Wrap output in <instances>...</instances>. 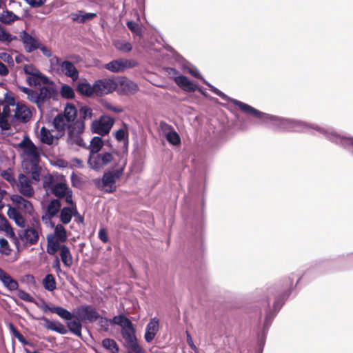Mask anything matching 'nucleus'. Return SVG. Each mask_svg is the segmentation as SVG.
I'll use <instances>...</instances> for the list:
<instances>
[{
    "mask_svg": "<svg viewBox=\"0 0 353 353\" xmlns=\"http://www.w3.org/2000/svg\"><path fill=\"white\" fill-rule=\"evenodd\" d=\"M301 276L291 273L284 276L266 290L264 299L259 303L257 317L260 321L257 335V352L262 353L268 330L273 320L296 287Z\"/></svg>",
    "mask_w": 353,
    "mask_h": 353,
    "instance_id": "nucleus-1",
    "label": "nucleus"
},
{
    "mask_svg": "<svg viewBox=\"0 0 353 353\" xmlns=\"http://www.w3.org/2000/svg\"><path fill=\"white\" fill-rule=\"evenodd\" d=\"M232 103L245 114L258 119L259 124L265 125L275 132L301 133L306 132L309 129L314 130V126H319L299 119L268 114L237 99H232Z\"/></svg>",
    "mask_w": 353,
    "mask_h": 353,
    "instance_id": "nucleus-2",
    "label": "nucleus"
},
{
    "mask_svg": "<svg viewBox=\"0 0 353 353\" xmlns=\"http://www.w3.org/2000/svg\"><path fill=\"white\" fill-rule=\"evenodd\" d=\"M43 188L47 194H52L60 201L64 199L67 204H72L73 192L65 181H59L52 175L48 174L44 176Z\"/></svg>",
    "mask_w": 353,
    "mask_h": 353,
    "instance_id": "nucleus-3",
    "label": "nucleus"
},
{
    "mask_svg": "<svg viewBox=\"0 0 353 353\" xmlns=\"http://www.w3.org/2000/svg\"><path fill=\"white\" fill-rule=\"evenodd\" d=\"M204 205L205 201L203 199L202 204L190 210V216L185 219L187 225H189L194 231L200 249L203 243V230L204 221Z\"/></svg>",
    "mask_w": 353,
    "mask_h": 353,
    "instance_id": "nucleus-4",
    "label": "nucleus"
},
{
    "mask_svg": "<svg viewBox=\"0 0 353 353\" xmlns=\"http://www.w3.org/2000/svg\"><path fill=\"white\" fill-rule=\"evenodd\" d=\"M314 130L323 134L325 138L343 148L348 152L353 149V137L342 135L334 128L327 126H314Z\"/></svg>",
    "mask_w": 353,
    "mask_h": 353,
    "instance_id": "nucleus-5",
    "label": "nucleus"
},
{
    "mask_svg": "<svg viewBox=\"0 0 353 353\" xmlns=\"http://www.w3.org/2000/svg\"><path fill=\"white\" fill-rule=\"evenodd\" d=\"M85 129V124L73 122L67 125V143L69 145H77L82 148H86L81 134Z\"/></svg>",
    "mask_w": 353,
    "mask_h": 353,
    "instance_id": "nucleus-6",
    "label": "nucleus"
},
{
    "mask_svg": "<svg viewBox=\"0 0 353 353\" xmlns=\"http://www.w3.org/2000/svg\"><path fill=\"white\" fill-rule=\"evenodd\" d=\"M40 225L39 221L34 218L31 227L18 231L19 241L21 240L25 245H36L39 239V233L37 227L40 228Z\"/></svg>",
    "mask_w": 353,
    "mask_h": 353,
    "instance_id": "nucleus-7",
    "label": "nucleus"
},
{
    "mask_svg": "<svg viewBox=\"0 0 353 353\" xmlns=\"http://www.w3.org/2000/svg\"><path fill=\"white\" fill-rule=\"evenodd\" d=\"M114 123V119L105 114L101 115L99 119H95L91 124L92 133L101 137L108 134Z\"/></svg>",
    "mask_w": 353,
    "mask_h": 353,
    "instance_id": "nucleus-8",
    "label": "nucleus"
},
{
    "mask_svg": "<svg viewBox=\"0 0 353 353\" xmlns=\"http://www.w3.org/2000/svg\"><path fill=\"white\" fill-rule=\"evenodd\" d=\"M77 320L83 322L94 323L100 317L97 310L91 305L84 304L74 310Z\"/></svg>",
    "mask_w": 353,
    "mask_h": 353,
    "instance_id": "nucleus-9",
    "label": "nucleus"
},
{
    "mask_svg": "<svg viewBox=\"0 0 353 353\" xmlns=\"http://www.w3.org/2000/svg\"><path fill=\"white\" fill-rule=\"evenodd\" d=\"M93 182L99 190L105 193H113L116 191V181L112 176L111 171L104 172L101 179H95Z\"/></svg>",
    "mask_w": 353,
    "mask_h": 353,
    "instance_id": "nucleus-10",
    "label": "nucleus"
},
{
    "mask_svg": "<svg viewBox=\"0 0 353 353\" xmlns=\"http://www.w3.org/2000/svg\"><path fill=\"white\" fill-rule=\"evenodd\" d=\"M174 82L180 88L186 92H192L198 90L203 97H208V94L203 91L201 88H199L196 84H194L186 76L179 75L175 77Z\"/></svg>",
    "mask_w": 353,
    "mask_h": 353,
    "instance_id": "nucleus-11",
    "label": "nucleus"
},
{
    "mask_svg": "<svg viewBox=\"0 0 353 353\" xmlns=\"http://www.w3.org/2000/svg\"><path fill=\"white\" fill-rule=\"evenodd\" d=\"M117 83L110 79H99L94 82L97 96L111 93L117 88Z\"/></svg>",
    "mask_w": 353,
    "mask_h": 353,
    "instance_id": "nucleus-12",
    "label": "nucleus"
},
{
    "mask_svg": "<svg viewBox=\"0 0 353 353\" xmlns=\"http://www.w3.org/2000/svg\"><path fill=\"white\" fill-rule=\"evenodd\" d=\"M117 85L118 93L121 95L134 94L139 90L137 83L126 77L119 79Z\"/></svg>",
    "mask_w": 353,
    "mask_h": 353,
    "instance_id": "nucleus-13",
    "label": "nucleus"
},
{
    "mask_svg": "<svg viewBox=\"0 0 353 353\" xmlns=\"http://www.w3.org/2000/svg\"><path fill=\"white\" fill-rule=\"evenodd\" d=\"M160 329L159 319L154 316L151 318L145 326L144 339L146 343H150L155 338Z\"/></svg>",
    "mask_w": 353,
    "mask_h": 353,
    "instance_id": "nucleus-14",
    "label": "nucleus"
},
{
    "mask_svg": "<svg viewBox=\"0 0 353 353\" xmlns=\"http://www.w3.org/2000/svg\"><path fill=\"white\" fill-rule=\"evenodd\" d=\"M19 146L23 148L24 153L30 157V161H40L37 147L28 137H25L23 140L19 144Z\"/></svg>",
    "mask_w": 353,
    "mask_h": 353,
    "instance_id": "nucleus-15",
    "label": "nucleus"
},
{
    "mask_svg": "<svg viewBox=\"0 0 353 353\" xmlns=\"http://www.w3.org/2000/svg\"><path fill=\"white\" fill-rule=\"evenodd\" d=\"M188 72L193 77L201 79L203 83H205L206 85H208L210 88V90L214 94H215L216 95L219 96L221 99H223V100H224V101H225L227 102H231L232 103V99H233L232 98L228 97L224 92H223L222 91H221L220 90H219L218 88H216V87L212 85V84H210L208 81H207L202 77V75L200 74L199 71L196 68H189L188 69Z\"/></svg>",
    "mask_w": 353,
    "mask_h": 353,
    "instance_id": "nucleus-16",
    "label": "nucleus"
},
{
    "mask_svg": "<svg viewBox=\"0 0 353 353\" xmlns=\"http://www.w3.org/2000/svg\"><path fill=\"white\" fill-rule=\"evenodd\" d=\"M61 205V201L59 199H52L46 208L45 214L41 216L42 221L49 220L51 221L50 219L57 216L58 213L60 212Z\"/></svg>",
    "mask_w": 353,
    "mask_h": 353,
    "instance_id": "nucleus-17",
    "label": "nucleus"
},
{
    "mask_svg": "<svg viewBox=\"0 0 353 353\" xmlns=\"http://www.w3.org/2000/svg\"><path fill=\"white\" fill-rule=\"evenodd\" d=\"M76 91L81 96L85 97H92L97 96V91L94 83L90 85L86 81H78L75 87Z\"/></svg>",
    "mask_w": 353,
    "mask_h": 353,
    "instance_id": "nucleus-18",
    "label": "nucleus"
},
{
    "mask_svg": "<svg viewBox=\"0 0 353 353\" xmlns=\"http://www.w3.org/2000/svg\"><path fill=\"white\" fill-rule=\"evenodd\" d=\"M26 81L30 86H34L36 88L41 87V85H50L54 84L53 81H50L46 75L42 74L40 70L37 72L35 76L28 77Z\"/></svg>",
    "mask_w": 353,
    "mask_h": 353,
    "instance_id": "nucleus-19",
    "label": "nucleus"
},
{
    "mask_svg": "<svg viewBox=\"0 0 353 353\" xmlns=\"http://www.w3.org/2000/svg\"><path fill=\"white\" fill-rule=\"evenodd\" d=\"M32 117V112L28 107L20 103H17L14 117L17 121L22 123H27Z\"/></svg>",
    "mask_w": 353,
    "mask_h": 353,
    "instance_id": "nucleus-20",
    "label": "nucleus"
},
{
    "mask_svg": "<svg viewBox=\"0 0 353 353\" xmlns=\"http://www.w3.org/2000/svg\"><path fill=\"white\" fill-rule=\"evenodd\" d=\"M39 319L44 321V327L48 330L56 332L60 334L68 333V329L59 321H50L45 316H42Z\"/></svg>",
    "mask_w": 353,
    "mask_h": 353,
    "instance_id": "nucleus-21",
    "label": "nucleus"
},
{
    "mask_svg": "<svg viewBox=\"0 0 353 353\" xmlns=\"http://www.w3.org/2000/svg\"><path fill=\"white\" fill-rule=\"evenodd\" d=\"M50 226L54 228V232L52 234H49L47 236H51L54 239L61 241V243H64L68 239L67 231L64 226L59 223L57 225H54V223L52 221H50Z\"/></svg>",
    "mask_w": 353,
    "mask_h": 353,
    "instance_id": "nucleus-22",
    "label": "nucleus"
},
{
    "mask_svg": "<svg viewBox=\"0 0 353 353\" xmlns=\"http://www.w3.org/2000/svg\"><path fill=\"white\" fill-rule=\"evenodd\" d=\"M39 90V92H38V96L39 98V101L41 106L50 99H51L53 95L57 93L56 89L52 86H48L47 85H43L41 87L38 88Z\"/></svg>",
    "mask_w": 353,
    "mask_h": 353,
    "instance_id": "nucleus-23",
    "label": "nucleus"
},
{
    "mask_svg": "<svg viewBox=\"0 0 353 353\" xmlns=\"http://www.w3.org/2000/svg\"><path fill=\"white\" fill-rule=\"evenodd\" d=\"M96 13H87L83 10H78L69 15L70 19L77 23H84L87 21L92 20L97 17Z\"/></svg>",
    "mask_w": 353,
    "mask_h": 353,
    "instance_id": "nucleus-24",
    "label": "nucleus"
},
{
    "mask_svg": "<svg viewBox=\"0 0 353 353\" xmlns=\"http://www.w3.org/2000/svg\"><path fill=\"white\" fill-rule=\"evenodd\" d=\"M7 214L10 219L14 221L18 227L25 228L26 220L18 208L9 205Z\"/></svg>",
    "mask_w": 353,
    "mask_h": 353,
    "instance_id": "nucleus-25",
    "label": "nucleus"
},
{
    "mask_svg": "<svg viewBox=\"0 0 353 353\" xmlns=\"http://www.w3.org/2000/svg\"><path fill=\"white\" fill-rule=\"evenodd\" d=\"M61 70L67 77H70L73 81H76L79 77V71L74 65L69 61H63L61 63Z\"/></svg>",
    "mask_w": 353,
    "mask_h": 353,
    "instance_id": "nucleus-26",
    "label": "nucleus"
},
{
    "mask_svg": "<svg viewBox=\"0 0 353 353\" xmlns=\"http://www.w3.org/2000/svg\"><path fill=\"white\" fill-rule=\"evenodd\" d=\"M0 281L10 291H14L18 289V282L1 268H0Z\"/></svg>",
    "mask_w": 353,
    "mask_h": 353,
    "instance_id": "nucleus-27",
    "label": "nucleus"
},
{
    "mask_svg": "<svg viewBox=\"0 0 353 353\" xmlns=\"http://www.w3.org/2000/svg\"><path fill=\"white\" fill-rule=\"evenodd\" d=\"M126 164V156L123 154L120 155L118 162L114 163L113 166L114 171L112 172V176H113V179H114L115 181L117 179H119L122 176Z\"/></svg>",
    "mask_w": 353,
    "mask_h": 353,
    "instance_id": "nucleus-28",
    "label": "nucleus"
},
{
    "mask_svg": "<svg viewBox=\"0 0 353 353\" xmlns=\"http://www.w3.org/2000/svg\"><path fill=\"white\" fill-rule=\"evenodd\" d=\"M61 114L65 117L68 124H70L76 121L78 110L74 104L68 103L64 108L63 113Z\"/></svg>",
    "mask_w": 353,
    "mask_h": 353,
    "instance_id": "nucleus-29",
    "label": "nucleus"
},
{
    "mask_svg": "<svg viewBox=\"0 0 353 353\" xmlns=\"http://www.w3.org/2000/svg\"><path fill=\"white\" fill-rule=\"evenodd\" d=\"M20 180V192L26 196H32L34 194V189L28 182V179L23 174H20L19 176Z\"/></svg>",
    "mask_w": 353,
    "mask_h": 353,
    "instance_id": "nucleus-30",
    "label": "nucleus"
},
{
    "mask_svg": "<svg viewBox=\"0 0 353 353\" xmlns=\"http://www.w3.org/2000/svg\"><path fill=\"white\" fill-rule=\"evenodd\" d=\"M83 323L80 320H77V316H75V319H70L69 321H66L65 323L68 327V331L69 330L71 333L74 334L78 337H81V330H82V324Z\"/></svg>",
    "mask_w": 353,
    "mask_h": 353,
    "instance_id": "nucleus-31",
    "label": "nucleus"
},
{
    "mask_svg": "<svg viewBox=\"0 0 353 353\" xmlns=\"http://www.w3.org/2000/svg\"><path fill=\"white\" fill-rule=\"evenodd\" d=\"M72 204H68V206H64L61 208L59 214V220L62 225L68 224L72 219Z\"/></svg>",
    "mask_w": 353,
    "mask_h": 353,
    "instance_id": "nucleus-32",
    "label": "nucleus"
},
{
    "mask_svg": "<svg viewBox=\"0 0 353 353\" xmlns=\"http://www.w3.org/2000/svg\"><path fill=\"white\" fill-rule=\"evenodd\" d=\"M110 321L112 324L120 326L122 330L131 328L134 325L132 321L123 314L114 316Z\"/></svg>",
    "mask_w": 353,
    "mask_h": 353,
    "instance_id": "nucleus-33",
    "label": "nucleus"
},
{
    "mask_svg": "<svg viewBox=\"0 0 353 353\" xmlns=\"http://www.w3.org/2000/svg\"><path fill=\"white\" fill-rule=\"evenodd\" d=\"M78 112L79 113V117L78 119L77 118L76 121H74L77 123H81L82 124H85V121L88 119H91L93 115L92 108L87 105L81 106Z\"/></svg>",
    "mask_w": 353,
    "mask_h": 353,
    "instance_id": "nucleus-34",
    "label": "nucleus"
},
{
    "mask_svg": "<svg viewBox=\"0 0 353 353\" xmlns=\"http://www.w3.org/2000/svg\"><path fill=\"white\" fill-rule=\"evenodd\" d=\"M60 257L65 266L69 268L72 265V256L69 248L65 244L62 245V249L60 250Z\"/></svg>",
    "mask_w": 353,
    "mask_h": 353,
    "instance_id": "nucleus-35",
    "label": "nucleus"
},
{
    "mask_svg": "<svg viewBox=\"0 0 353 353\" xmlns=\"http://www.w3.org/2000/svg\"><path fill=\"white\" fill-rule=\"evenodd\" d=\"M54 128L59 132H64L67 129L68 123L65 117L61 113L58 114L53 119Z\"/></svg>",
    "mask_w": 353,
    "mask_h": 353,
    "instance_id": "nucleus-36",
    "label": "nucleus"
},
{
    "mask_svg": "<svg viewBox=\"0 0 353 353\" xmlns=\"http://www.w3.org/2000/svg\"><path fill=\"white\" fill-rule=\"evenodd\" d=\"M100 157L101 153L99 152H90L88 163L92 169L99 170L101 168Z\"/></svg>",
    "mask_w": 353,
    "mask_h": 353,
    "instance_id": "nucleus-37",
    "label": "nucleus"
},
{
    "mask_svg": "<svg viewBox=\"0 0 353 353\" xmlns=\"http://www.w3.org/2000/svg\"><path fill=\"white\" fill-rule=\"evenodd\" d=\"M135 333L136 330L134 325L131 328L121 330V334L125 341V345H128L137 341Z\"/></svg>",
    "mask_w": 353,
    "mask_h": 353,
    "instance_id": "nucleus-38",
    "label": "nucleus"
},
{
    "mask_svg": "<svg viewBox=\"0 0 353 353\" xmlns=\"http://www.w3.org/2000/svg\"><path fill=\"white\" fill-rule=\"evenodd\" d=\"M102 346L109 350L111 353H118L119 351V347L117 342L110 338H105L102 341Z\"/></svg>",
    "mask_w": 353,
    "mask_h": 353,
    "instance_id": "nucleus-39",
    "label": "nucleus"
},
{
    "mask_svg": "<svg viewBox=\"0 0 353 353\" xmlns=\"http://www.w3.org/2000/svg\"><path fill=\"white\" fill-rule=\"evenodd\" d=\"M19 17L12 11L6 10L0 14V21L5 24H10L14 21L19 20Z\"/></svg>",
    "mask_w": 353,
    "mask_h": 353,
    "instance_id": "nucleus-40",
    "label": "nucleus"
},
{
    "mask_svg": "<svg viewBox=\"0 0 353 353\" xmlns=\"http://www.w3.org/2000/svg\"><path fill=\"white\" fill-rule=\"evenodd\" d=\"M53 312L65 321L74 318V315L72 313L61 306H54Z\"/></svg>",
    "mask_w": 353,
    "mask_h": 353,
    "instance_id": "nucleus-41",
    "label": "nucleus"
},
{
    "mask_svg": "<svg viewBox=\"0 0 353 353\" xmlns=\"http://www.w3.org/2000/svg\"><path fill=\"white\" fill-rule=\"evenodd\" d=\"M40 161H30V174L32 181L38 182L40 180V170L41 168L39 165Z\"/></svg>",
    "mask_w": 353,
    "mask_h": 353,
    "instance_id": "nucleus-42",
    "label": "nucleus"
},
{
    "mask_svg": "<svg viewBox=\"0 0 353 353\" xmlns=\"http://www.w3.org/2000/svg\"><path fill=\"white\" fill-rule=\"evenodd\" d=\"M1 231L5 232L6 235H8L10 238H11L13 240L14 243L17 250L19 251L20 243L19 241L18 236H16V234L13 230V228L9 222H8V224H6L3 226Z\"/></svg>",
    "mask_w": 353,
    "mask_h": 353,
    "instance_id": "nucleus-43",
    "label": "nucleus"
},
{
    "mask_svg": "<svg viewBox=\"0 0 353 353\" xmlns=\"http://www.w3.org/2000/svg\"><path fill=\"white\" fill-rule=\"evenodd\" d=\"M43 285L45 289L49 292H52L57 288L56 281L53 275L48 274L43 279Z\"/></svg>",
    "mask_w": 353,
    "mask_h": 353,
    "instance_id": "nucleus-44",
    "label": "nucleus"
},
{
    "mask_svg": "<svg viewBox=\"0 0 353 353\" xmlns=\"http://www.w3.org/2000/svg\"><path fill=\"white\" fill-rule=\"evenodd\" d=\"M54 137L50 132L49 130L46 127H42L40 130V141L43 143L52 145L53 143Z\"/></svg>",
    "mask_w": 353,
    "mask_h": 353,
    "instance_id": "nucleus-45",
    "label": "nucleus"
},
{
    "mask_svg": "<svg viewBox=\"0 0 353 353\" xmlns=\"http://www.w3.org/2000/svg\"><path fill=\"white\" fill-rule=\"evenodd\" d=\"M103 146V141L101 137L95 136L90 141V152H99Z\"/></svg>",
    "mask_w": 353,
    "mask_h": 353,
    "instance_id": "nucleus-46",
    "label": "nucleus"
},
{
    "mask_svg": "<svg viewBox=\"0 0 353 353\" xmlns=\"http://www.w3.org/2000/svg\"><path fill=\"white\" fill-rule=\"evenodd\" d=\"M166 140L169 143L176 146L179 145L181 142L179 134L172 128L166 134Z\"/></svg>",
    "mask_w": 353,
    "mask_h": 353,
    "instance_id": "nucleus-47",
    "label": "nucleus"
},
{
    "mask_svg": "<svg viewBox=\"0 0 353 353\" xmlns=\"http://www.w3.org/2000/svg\"><path fill=\"white\" fill-rule=\"evenodd\" d=\"M61 96L66 99H72L75 97L74 89L68 84H63L60 89Z\"/></svg>",
    "mask_w": 353,
    "mask_h": 353,
    "instance_id": "nucleus-48",
    "label": "nucleus"
},
{
    "mask_svg": "<svg viewBox=\"0 0 353 353\" xmlns=\"http://www.w3.org/2000/svg\"><path fill=\"white\" fill-rule=\"evenodd\" d=\"M121 59L113 60L106 64L105 68L113 72L123 71Z\"/></svg>",
    "mask_w": 353,
    "mask_h": 353,
    "instance_id": "nucleus-49",
    "label": "nucleus"
},
{
    "mask_svg": "<svg viewBox=\"0 0 353 353\" xmlns=\"http://www.w3.org/2000/svg\"><path fill=\"white\" fill-rule=\"evenodd\" d=\"M115 139L119 142H123L124 146L128 145V132L123 128L119 129L115 133Z\"/></svg>",
    "mask_w": 353,
    "mask_h": 353,
    "instance_id": "nucleus-50",
    "label": "nucleus"
},
{
    "mask_svg": "<svg viewBox=\"0 0 353 353\" xmlns=\"http://www.w3.org/2000/svg\"><path fill=\"white\" fill-rule=\"evenodd\" d=\"M1 134L3 136H12L14 134V131L12 129L11 125L8 120L0 122Z\"/></svg>",
    "mask_w": 353,
    "mask_h": 353,
    "instance_id": "nucleus-51",
    "label": "nucleus"
},
{
    "mask_svg": "<svg viewBox=\"0 0 353 353\" xmlns=\"http://www.w3.org/2000/svg\"><path fill=\"white\" fill-rule=\"evenodd\" d=\"M125 346L128 349V353H145V351L138 343L137 341H135L132 343L125 345Z\"/></svg>",
    "mask_w": 353,
    "mask_h": 353,
    "instance_id": "nucleus-52",
    "label": "nucleus"
},
{
    "mask_svg": "<svg viewBox=\"0 0 353 353\" xmlns=\"http://www.w3.org/2000/svg\"><path fill=\"white\" fill-rule=\"evenodd\" d=\"M0 253L5 256H8L11 253L8 241L3 237H0Z\"/></svg>",
    "mask_w": 353,
    "mask_h": 353,
    "instance_id": "nucleus-53",
    "label": "nucleus"
},
{
    "mask_svg": "<svg viewBox=\"0 0 353 353\" xmlns=\"http://www.w3.org/2000/svg\"><path fill=\"white\" fill-rule=\"evenodd\" d=\"M112 154L110 152H105L101 153L100 163L101 164V168L104 166L108 165L110 163L113 161Z\"/></svg>",
    "mask_w": 353,
    "mask_h": 353,
    "instance_id": "nucleus-54",
    "label": "nucleus"
},
{
    "mask_svg": "<svg viewBox=\"0 0 353 353\" xmlns=\"http://www.w3.org/2000/svg\"><path fill=\"white\" fill-rule=\"evenodd\" d=\"M19 208H21V210H23L26 214H28L30 216L34 215V210L32 203L28 200L25 199V201L22 202V203L21 204V206L19 207Z\"/></svg>",
    "mask_w": 353,
    "mask_h": 353,
    "instance_id": "nucleus-55",
    "label": "nucleus"
},
{
    "mask_svg": "<svg viewBox=\"0 0 353 353\" xmlns=\"http://www.w3.org/2000/svg\"><path fill=\"white\" fill-rule=\"evenodd\" d=\"M127 27L132 33L135 34L137 36H140L142 32V28L139 26V24L133 21H128Z\"/></svg>",
    "mask_w": 353,
    "mask_h": 353,
    "instance_id": "nucleus-56",
    "label": "nucleus"
},
{
    "mask_svg": "<svg viewBox=\"0 0 353 353\" xmlns=\"http://www.w3.org/2000/svg\"><path fill=\"white\" fill-rule=\"evenodd\" d=\"M20 37L23 44H37V40L26 31L20 32Z\"/></svg>",
    "mask_w": 353,
    "mask_h": 353,
    "instance_id": "nucleus-57",
    "label": "nucleus"
},
{
    "mask_svg": "<svg viewBox=\"0 0 353 353\" xmlns=\"http://www.w3.org/2000/svg\"><path fill=\"white\" fill-rule=\"evenodd\" d=\"M27 98L31 102L36 103L38 108H39V109L41 108L40 101H39V98L38 96V92L37 91H35L33 89H31V91H30V92H28L27 94Z\"/></svg>",
    "mask_w": 353,
    "mask_h": 353,
    "instance_id": "nucleus-58",
    "label": "nucleus"
},
{
    "mask_svg": "<svg viewBox=\"0 0 353 353\" xmlns=\"http://www.w3.org/2000/svg\"><path fill=\"white\" fill-rule=\"evenodd\" d=\"M17 295L23 301L30 303H35L34 299L28 292L23 290L17 289Z\"/></svg>",
    "mask_w": 353,
    "mask_h": 353,
    "instance_id": "nucleus-59",
    "label": "nucleus"
},
{
    "mask_svg": "<svg viewBox=\"0 0 353 353\" xmlns=\"http://www.w3.org/2000/svg\"><path fill=\"white\" fill-rule=\"evenodd\" d=\"M47 245L55 248L57 250H61L62 249V243L61 241L54 239L51 236H47Z\"/></svg>",
    "mask_w": 353,
    "mask_h": 353,
    "instance_id": "nucleus-60",
    "label": "nucleus"
},
{
    "mask_svg": "<svg viewBox=\"0 0 353 353\" xmlns=\"http://www.w3.org/2000/svg\"><path fill=\"white\" fill-rule=\"evenodd\" d=\"M121 61V65H123V70H125L127 68H132L138 65V62L134 59H123Z\"/></svg>",
    "mask_w": 353,
    "mask_h": 353,
    "instance_id": "nucleus-61",
    "label": "nucleus"
},
{
    "mask_svg": "<svg viewBox=\"0 0 353 353\" xmlns=\"http://www.w3.org/2000/svg\"><path fill=\"white\" fill-rule=\"evenodd\" d=\"M97 321L98 325L100 326L102 330L104 332H108L109 330V321L106 317L100 315V317Z\"/></svg>",
    "mask_w": 353,
    "mask_h": 353,
    "instance_id": "nucleus-62",
    "label": "nucleus"
},
{
    "mask_svg": "<svg viewBox=\"0 0 353 353\" xmlns=\"http://www.w3.org/2000/svg\"><path fill=\"white\" fill-rule=\"evenodd\" d=\"M72 217L75 218L74 221L77 223H82V224L84 223V217L79 214V212L77 210L76 203L74 202V205H73V208H72Z\"/></svg>",
    "mask_w": 353,
    "mask_h": 353,
    "instance_id": "nucleus-63",
    "label": "nucleus"
},
{
    "mask_svg": "<svg viewBox=\"0 0 353 353\" xmlns=\"http://www.w3.org/2000/svg\"><path fill=\"white\" fill-rule=\"evenodd\" d=\"M39 70L33 66L32 64L25 65L23 67V72L25 74L30 75L29 77H34L37 72Z\"/></svg>",
    "mask_w": 353,
    "mask_h": 353,
    "instance_id": "nucleus-64",
    "label": "nucleus"
}]
</instances>
